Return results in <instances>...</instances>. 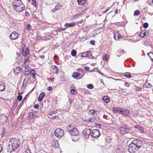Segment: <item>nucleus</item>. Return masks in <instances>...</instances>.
Instances as JSON below:
<instances>
[{"mask_svg":"<svg viewBox=\"0 0 153 153\" xmlns=\"http://www.w3.org/2000/svg\"><path fill=\"white\" fill-rule=\"evenodd\" d=\"M66 28H58L57 29L56 31L60 32L62 31H64L66 29Z\"/></svg>","mask_w":153,"mask_h":153,"instance_id":"40","label":"nucleus"},{"mask_svg":"<svg viewBox=\"0 0 153 153\" xmlns=\"http://www.w3.org/2000/svg\"><path fill=\"white\" fill-rule=\"evenodd\" d=\"M119 129L121 132V133L123 134L128 133L129 131L128 128L126 126L121 127Z\"/></svg>","mask_w":153,"mask_h":153,"instance_id":"12","label":"nucleus"},{"mask_svg":"<svg viewBox=\"0 0 153 153\" xmlns=\"http://www.w3.org/2000/svg\"><path fill=\"white\" fill-rule=\"evenodd\" d=\"M26 28L28 31H30L31 30V26L30 24H28L26 26Z\"/></svg>","mask_w":153,"mask_h":153,"instance_id":"31","label":"nucleus"},{"mask_svg":"<svg viewBox=\"0 0 153 153\" xmlns=\"http://www.w3.org/2000/svg\"><path fill=\"white\" fill-rule=\"evenodd\" d=\"M79 14L76 13L72 17V19H77L79 18Z\"/></svg>","mask_w":153,"mask_h":153,"instance_id":"29","label":"nucleus"},{"mask_svg":"<svg viewBox=\"0 0 153 153\" xmlns=\"http://www.w3.org/2000/svg\"><path fill=\"white\" fill-rule=\"evenodd\" d=\"M52 68L53 69V73L55 74H57L58 72L59 69L55 65H52Z\"/></svg>","mask_w":153,"mask_h":153,"instance_id":"17","label":"nucleus"},{"mask_svg":"<svg viewBox=\"0 0 153 153\" xmlns=\"http://www.w3.org/2000/svg\"><path fill=\"white\" fill-rule=\"evenodd\" d=\"M31 76L32 77H33V78H35V75L34 73H32L31 74Z\"/></svg>","mask_w":153,"mask_h":153,"instance_id":"58","label":"nucleus"},{"mask_svg":"<svg viewBox=\"0 0 153 153\" xmlns=\"http://www.w3.org/2000/svg\"><path fill=\"white\" fill-rule=\"evenodd\" d=\"M7 117L4 114L0 115V124L2 125L5 124L7 120Z\"/></svg>","mask_w":153,"mask_h":153,"instance_id":"10","label":"nucleus"},{"mask_svg":"<svg viewBox=\"0 0 153 153\" xmlns=\"http://www.w3.org/2000/svg\"><path fill=\"white\" fill-rule=\"evenodd\" d=\"M95 111H97L94 110L93 109H91L89 111V112L91 113V114L93 115L95 113Z\"/></svg>","mask_w":153,"mask_h":153,"instance_id":"49","label":"nucleus"},{"mask_svg":"<svg viewBox=\"0 0 153 153\" xmlns=\"http://www.w3.org/2000/svg\"><path fill=\"white\" fill-rule=\"evenodd\" d=\"M22 46L23 47V48H22V54L25 57H26L29 54V49L28 47L25 48V46L24 44H22Z\"/></svg>","mask_w":153,"mask_h":153,"instance_id":"6","label":"nucleus"},{"mask_svg":"<svg viewBox=\"0 0 153 153\" xmlns=\"http://www.w3.org/2000/svg\"><path fill=\"white\" fill-rule=\"evenodd\" d=\"M143 145L142 140L139 139L133 140L129 145L128 151L130 152H135L137 151Z\"/></svg>","mask_w":153,"mask_h":153,"instance_id":"2","label":"nucleus"},{"mask_svg":"<svg viewBox=\"0 0 153 153\" xmlns=\"http://www.w3.org/2000/svg\"><path fill=\"white\" fill-rule=\"evenodd\" d=\"M103 59L106 61H107L108 60V56L107 54L103 56Z\"/></svg>","mask_w":153,"mask_h":153,"instance_id":"44","label":"nucleus"},{"mask_svg":"<svg viewBox=\"0 0 153 153\" xmlns=\"http://www.w3.org/2000/svg\"><path fill=\"white\" fill-rule=\"evenodd\" d=\"M90 43L92 45H94L95 44V41L94 40H91L90 41Z\"/></svg>","mask_w":153,"mask_h":153,"instance_id":"53","label":"nucleus"},{"mask_svg":"<svg viewBox=\"0 0 153 153\" xmlns=\"http://www.w3.org/2000/svg\"><path fill=\"white\" fill-rule=\"evenodd\" d=\"M144 45L146 46H148L149 44V40H145L144 42Z\"/></svg>","mask_w":153,"mask_h":153,"instance_id":"43","label":"nucleus"},{"mask_svg":"<svg viewBox=\"0 0 153 153\" xmlns=\"http://www.w3.org/2000/svg\"><path fill=\"white\" fill-rule=\"evenodd\" d=\"M147 55L149 57H150L152 61L153 58V53L152 52H150L149 53H148Z\"/></svg>","mask_w":153,"mask_h":153,"instance_id":"36","label":"nucleus"},{"mask_svg":"<svg viewBox=\"0 0 153 153\" xmlns=\"http://www.w3.org/2000/svg\"><path fill=\"white\" fill-rule=\"evenodd\" d=\"M120 36V34L118 32H117L114 34V38L116 40H119Z\"/></svg>","mask_w":153,"mask_h":153,"instance_id":"20","label":"nucleus"},{"mask_svg":"<svg viewBox=\"0 0 153 153\" xmlns=\"http://www.w3.org/2000/svg\"><path fill=\"white\" fill-rule=\"evenodd\" d=\"M123 75L128 78H130L131 76L130 73L127 72L124 74Z\"/></svg>","mask_w":153,"mask_h":153,"instance_id":"30","label":"nucleus"},{"mask_svg":"<svg viewBox=\"0 0 153 153\" xmlns=\"http://www.w3.org/2000/svg\"><path fill=\"white\" fill-rule=\"evenodd\" d=\"M58 112V110H56L50 112L49 113V114L50 115H52L53 114H55Z\"/></svg>","mask_w":153,"mask_h":153,"instance_id":"35","label":"nucleus"},{"mask_svg":"<svg viewBox=\"0 0 153 153\" xmlns=\"http://www.w3.org/2000/svg\"><path fill=\"white\" fill-rule=\"evenodd\" d=\"M39 105L38 104H36L34 105V107L35 108H37L39 107Z\"/></svg>","mask_w":153,"mask_h":153,"instance_id":"56","label":"nucleus"},{"mask_svg":"<svg viewBox=\"0 0 153 153\" xmlns=\"http://www.w3.org/2000/svg\"><path fill=\"white\" fill-rule=\"evenodd\" d=\"M145 86L146 87H148V88H150L152 86L149 83H146L145 84Z\"/></svg>","mask_w":153,"mask_h":153,"instance_id":"47","label":"nucleus"},{"mask_svg":"<svg viewBox=\"0 0 153 153\" xmlns=\"http://www.w3.org/2000/svg\"><path fill=\"white\" fill-rule=\"evenodd\" d=\"M17 99L19 100V101H21L22 98V96L19 94L18 96H17Z\"/></svg>","mask_w":153,"mask_h":153,"instance_id":"45","label":"nucleus"},{"mask_svg":"<svg viewBox=\"0 0 153 153\" xmlns=\"http://www.w3.org/2000/svg\"><path fill=\"white\" fill-rule=\"evenodd\" d=\"M134 128L140 130L142 133H143L144 132V129L142 126H140L139 125H136Z\"/></svg>","mask_w":153,"mask_h":153,"instance_id":"23","label":"nucleus"},{"mask_svg":"<svg viewBox=\"0 0 153 153\" xmlns=\"http://www.w3.org/2000/svg\"><path fill=\"white\" fill-rule=\"evenodd\" d=\"M80 75V74L78 72H74L72 74V76L75 79H78L77 78Z\"/></svg>","mask_w":153,"mask_h":153,"instance_id":"25","label":"nucleus"},{"mask_svg":"<svg viewBox=\"0 0 153 153\" xmlns=\"http://www.w3.org/2000/svg\"><path fill=\"white\" fill-rule=\"evenodd\" d=\"M125 85L127 87H128L129 86V85L128 83V82H126L125 83Z\"/></svg>","mask_w":153,"mask_h":153,"instance_id":"62","label":"nucleus"},{"mask_svg":"<svg viewBox=\"0 0 153 153\" xmlns=\"http://www.w3.org/2000/svg\"><path fill=\"white\" fill-rule=\"evenodd\" d=\"M85 70L86 71H88L89 69V68L88 67H84Z\"/></svg>","mask_w":153,"mask_h":153,"instance_id":"57","label":"nucleus"},{"mask_svg":"<svg viewBox=\"0 0 153 153\" xmlns=\"http://www.w3.org/2000/svg\"><path fill=\"white\" fill-rule=\"evenodd\" d=\"M19 37V34L16 32H13L10 35V38L12 39H17Z\"/></svg>","mask_w":153,"mask_h":153,"instance_id":"13","label":"nucleus"},{"mask_svg":"<svg viewBox=\"0 0 153 153\" xmlns=\"http://www.w3.org/2000/svg\"><path fill=\"white\" fill-rule=\"evenodd\" d=\"M21 144L19 138H12L9 139L7 148V151L10 153L15 151Z\"/></svg>","mask_w":153,"mask_h":153,"instance_id":"1","label":"nucleus"},{"mask_svg":"<svg viewBox=\"0 0 153 153\" xmlns=\"http://www.w3.org/2000/svg\"><path fill=\"white\" fill-rule=\"evenodd\" d=\"M87 88L89 89H92L94 88V86L91 84H89L87 85Z\"/></svg>","mask_w":153,"mask_h":153,"instance_id":"42","label":"nucleus"},{"mask_svg":"<svg viewBox=\"0 0 153 153\" xmlns=\"http://www.w3.org/2000/svg\"><path fill=\"white\" fill-rule=\"evenodd\" d=\"M21 71V70L19 67H17L14 69V72L16 75L20 73Z\"/></svg>","mask_w":153,"mask_h":153,"instance_id":"19","label":"nucleus"},{"mask_svg":"<svg viewBox=\"0 0 153 153\" xmlns=\"http://www.w3.org/2000/svg\"><path fill=\"white\" fill-rule=\"evenodd\" d=\"M74 85H72L70 88V90L71 91L72 90H74Z\"/></svg>","mask_w":153,"mask_h":153,"instance_id":"54","label":"nucleus"},{"mask_svg":"<svg viewBox=\"0 0 153 153\" xmlns=\"http://www.w3.org/2000/svg\"><path fill=\"white\" fill-rule=\"evenodd\" d=\"M124 51L123 50H119L118 51V53H117L116 54L117 56H120L121 54L119 55V53H120L121 54H123L124 53Z\"/></svg>","mask_w":153,"mask_h":153,"instance_id":"32","label":"nucleus"},{"mask_svg":"<svg viewBox=\"0 0 153 153\" xmlns=\"http://www.w3.org/2000/svg\"><path fill=\"white\" fill-rule=\"evenodd\" d=\"M121 110V109L120 108H119L117 107L114 109L113 112L116 114L119 113L120 114Z\"/></svg>","mask_w":153,"mask_h":153,"instance_id":"26","label":"nucleus"},{"mask_svg":"<svg viewBox=\"0 0 153 153\" xmlns=\"http://www.w3.org/2000/svg\"><path fill=\"white\" fill-rule=\"evenodd\" d=\"M12 6L15 10L19 12L25 9V6L21 0H13Z\"/></svg>","mask_w":153,"mask_h":153,"instance_id":"3","label":"nucleus"},{"mask_svg":"<svg viewBox=\"0 0 153 153\" xmlns=\"http://www.w3.org/2000/svg\"><path fill=\"white\" fill-rule=\"evenodd\" d=\"M78 4L79 5H84L86 3V0H77Z\"/></svg>","mask_w":153,"mask_h":153,"instance_id":"21","label":"nucleus"},{"mask_svg":"<svg viewBox=\"0 0 153 153\" xmlns=\"http://www.w3.org/2000/svg\"><path fill=\"white\" fill-rule=\"evenodd\" d=\"M75 23L74 22H71L69 23H66L64 25L65 27H72L74 26Z\"/></svg>","mask_w":153,"mask_h":153,"instance_id":"22","label":"nucleus"},{"mask_svg":"<svg viewBox=\"0 0 153 153\" xmlns=\"http://www.w3.org/2000/svg\"><path fill=\"white\" fill-rule=\"evenodd\" d=\"M5 88V86L4 84L2 82H0V92L4 90Z\"/></svg>","mask_w":153,"mask_h":153,"instance_id":"16","label":"nucleus"},{"mask_svg":"<svg viewBox=\"0 0 153 153\" xmlns=\"http://www.w3.org/2000/svg\"><path fill=\"white\" fill-rule=\"evenodd\" d=\"M25 15L26 16H28L29 15V13L27 12H25Z\"/></svg>","mask_w":153,"mask_h":153,"instance_id":"64","label":"nucleus"},{"mask_svg":"<svg viewBox=\"0 0 153 153\" xmlns=\"http://www.w3.org/2000/svg\"><path fill=\"white\" fill-rule=\"evenodd\" d=\"M142 89V88L140 87H139L137 88V89L136 90L137 91H141Z\"/></svg>","mask_w":153,"mask_h":153,"instance_id":"61","label":"nucleus"},{"mask_svg":"<svg viewBox=\"0 0 153 153\" xmlns=\"http://www.w3.org/2000/svg\"><path fill=\"white\" fill-rule=\"evenodd\" d=\"M68 131L71 135L77 136L79 134V131L75 125L72 124L69 125L67 128Z\"/></svg>","mask_w":153,"mask_h":153,"instance_id":"4","label":"nucleus"},{"mask_svg":"<svg viewBox=\"0 0 153 153\" xmlns=\"http://www.w3.org/2000/svg\"><path fill=\"white\" fill-rule=\"evenodd\" d=\"M47 89L48 91H51L52 90V87L51 86H49L47 87Z\"/></svg>","mask_w":153,"mask_h":153,"instance_id":"51","label":"nucleus"},{"mask_svg":"<svg viewBox=\"0 0 153 153\" xmlns=\"http://www.w3.org/2000/svg\"><path fill=\"white\" fill-rule=\"evenodd\" d=\"M140 11L139 10H136L134 12V15L135 16H138L140 14Z\"/></svg>","mask_w":153,"mask_h":153,"instance_id":"38","label":"nucleus"},{"mask_svg":"<svg viewBox=\"0 0 153 153\" xmlns=\"http://www.w3.org/2000/svg\"><path fill=\"white\" fill-rule=\"evenodd\" d=\"M77 71H79V72H81L82 73V77H80V78H78V79H80L82 77L84 76V75L85 74V72L84 71V70H83V69H82V68H78L77 69Z\"/></svg>","mask_w":153,"mask_h":153,"instance_id":"27","label":"nucleus"},{"mask_svg":"<svg viewBox=\"0 0 153 153\" xmlns=\"http://www.w3.org/2000/svg\"><path fill=\"white\" fill-rule=\"evenodd\" d=\"M28 59H29L28 58H26V59H24V64H26V63L28 61Z\"/></svg>","mask_w":153,"mask_h":153,"instance_id":"55","label":"nucleus"},{"mask_svg":"<svg viewBox=\"0 0 153 153\" xmlns=\"http://www.w3.org/2000/svg\"><path fill=\"white\" fill-rule=\"evenodd\" d=\"M2 146L1 145H0V153L1 152L2 150Z\"/></svg>","mask_w":153,"mask_h":153,"instance_id":"63","label":"nucleus"},{"mask_svg":"<svg viewBox=\"0 0 153 153\" xmlns=\"http://www.w3.org/2000/svg\"><path fill=\"white\" fill-rule=\"evenodd\" d=\"M71 92L72 94H75L76 93V92L75 90H74L71 91Z\"/></svg>","mask_w":153,"mask_h":153,"instance_id":"52","label":"nucleus"},{"mask_svg":"<svg viewBox=\"0 0 153 153\" xmlns=\"http://www.w3.org/2000/svg\"><path fill=\"white\" fill-rule=\"evenodd\" d=\"M146 30H143L140 33V36L141 38H143L145 36L148 35V34H146Z\"/></svg>","mask_w":153,"mask_h":153,"instance_id":"18","label":"nucleus"},{"mask_svg":"<svg viewBox=\"0 0 153 153\" xmlns=\"http://www.w3.org/2000/svg\"><path fill=\"white\" fill-rule=\"evenodd\" d=\"M120 114L126 117H129L130 115V111L128 109L121 108Z\"/></svg>","mask_w":153,"mask_h":153,"instance_id":"11","label":"nucleus"},{"mask_svg":"<svg viewBox=\"0 0 153 153\" xmlns=\"http://www.w3.org/2000/svg\"><path fill=\"white\" fill-rule=\"evenodd\" d=\"M45 95V92H43L41 93L38 98V101L41 102L43 100V98L44 97Z\"/></svg>","mask_w":153,"mask_h":153,"instance_id":"15","label":"nucleus"},{"mask_svg":"<svg viewBox=\"0 0 153 153\" xmlns=\"http://www.w3.org/2000/svg\"><path fill=\"white\" fill-rule=\"evenodd\" d=\"M50 33H46L45 34V37L46 40H48L52 38Z\"/></svg>","mask_w":153,"mask_h":153,"instance_id":"24","label":"nucleus"},{"mask_svg":"<svg viewBox=\"0 0 153 153\" xmlns=\"http://www.w3.org/2000/svg\"><path fill=\"white\" fill-rule=\"evenodd\" d=\"M84 12L83 11H81L79 13H78L79 14V16H80L82 15L83 14H84Z\"/></svg>","mask_w":153,"mask_h":153,"instance_id":"60","label":"nucleus"},{"mask_svg":"<svg viewBox=\"0 0 153 153\" xmlns=\"http://www.w3.org/2000/svg\"><path fill=\"white\" fill-rule=\"evenodd\" d=\"M149 26V24L147 22H145L143 24V27L145 28H147Z\"/></svg>","mask_w":153,"mask_h":153,"instance_id":"41","label":"nucleus"},{"mask_svg":"<svg viewBox=\"0 0 153 153\" xmlns=\"http://www.w3.org/2000/svg\"><path fill=\"white\" fill-rule=\"evenodd\" d=\"M25 153H31L30 149H26L25 152Z\"/></svg>","mask_w":153,"mask_h":153,"instance_id":"50","label":"nucleus"},{"mask_svg":"<svg viewBox=\"0 0 153 153\" xmlns=\"http://www.w3.org/2000/svg\"><path fill=\"white\" fill-rule=\"evenodd\" d=\"M96 125L98 128H100L101 125L99 123H96Z\"/></svg>","mask_w":153,"mask_h":153,"instance_id":"59","label":"nucleus"},{"mask_svg":"<svg viewBox=\"0 0 153 153\" xmlns=\"http://www.w3.org/2000/svg\"><path fill=\"white\" fill-rule=\"evenodd\" d=\"M23 66L25 68V69H26V70L27 69V70H29L30 69L29 67L28 66L26 65V64H24Z\"/></svg>","mask_w":153,"mask_h":153,"instance_id":"48","label":"nucleus"},{"mask_svg":"<svg viewBox=\"0 0 153 153\" xmlns=\"http://www.w3.org/2000/svg\"><path fill=\"white\" fill-rule=\"evenodd\" d=\"M95 119V118L94 117L91 118L89 120H88L87 121H86V122L87 123H89L93 122L94 120Z\"/></svg>","mask_w":153,"mask_h":153,"instance_id":"39","label":"nucleus"},{"mask_svg":"<svg viewBox=\"0 0 153 153\" xmlns=\"http://www.w3.org/2000/svg\"><path fill=\"white\" fill-rule=\"evenodd\" d=\"M64 131L63 129L58 128L54 131V134L56 137L61 138L64 134Z\"/></svg>","mask_w":153,"mask_h":153,"instance_id":"5","label":"nucleus"},{"mask_svg":"<svg viewBox=\"0 0 153 153\" xmlns=\"http://www.w3.org/2000/svg\"><path fill=\"white\" fill-rule=\"evenodd\" d=\"M91 136L94 138H96L100 135L99 131L97 129H94L91 131Z\"/></svg>","mask_w":153,"mask_h":153,"instance_id":"7","label":"nucleus"},{"mask_svg":"<svg viewBox=\"0 0 153 153\" xmlns=\"http://www.w3.org/2000/svg\"><path fill=\"white\" fill-rule=\"evenodd\" d=\"M52 145L53 147H55L56 148H57L58 147V146H59L58 141H55L54 143H53Z\"/></svg>","mask_w":153,"mask_h":153,"instance_id":"33","label":"nucleus"},{"mask_svg":"<svg viewBox=\"0 0 153 153\" xmlns=\"http://www.w3.org/2000/svg\"><path fill=\"white\" fill-rule=\"evenodd\" d=\"M91 129L88 128H85L83 130L82 134L83 135L86 136V138H88L91 135Z\"/></svg>","mask_w":153,"mask_h":153,"instance_id":"8","label":"nucleus"},{"mask_svg":"<svg viewBox=\"0 0 153 153\" xmlns=\"http://www.w3.org/2000/svg\"><path fill=\"white\" fill-rule=\"evenodd\" d=\"M31 4L36 7V0H33V2H32V3H31Z\"/></svg>","mask_w":153,"mask_h":153,"instance_id":"46","label":"nucleus"},{"mask_svg":"<svg viewBox=\"0 0 153 153\" xmlns=\"http://www.w3.org/2000/svg\"><path fill=\"white\" fill-rule=\"evenodd\" d=\"M30 69L29 70H26L25 71V74L27 76H28V75H29L31 73V72H30Z\"/></svg>","mask_w":153,"mask_h":153,"instance_id":"37","label":"nucleus"},{"mask_svg":"<svg viewBox=\"0 0 153 153\" xmlns=\"http://www.w3.org/2000/svg\"><path fill=\"white\" fill-rule=\"evenodd\" d=\"M113 148L114 150L116 153H122L123 149L119 144L114 146Z\"/></svg>","mask_w":153,"mask_h":153,"instance_id":"9","label":"nucleus"},{"mask_svg":"<svg viewBox=\"0 0 153 153\" xmlns=\"http://www.w3.org/2000/svg\"><path fill=\"white\" fill-rule=\"evenodd\" d=\"M92 56L91 52H84L82 55H81V57H89L90 58V56Z\"/></svg>","mask_w":153,"mask_h":153,"instance_id":"14","label":"nucleus"},{"mask_svg":"<svg viewBox=\"0 0 153 153\" xmlns=\"http://www.w3.org/2000/svg\"><path fill=\"white\" fill-rule=\"evenodd\" d=\"M102 99L103 100V101L106 103L110 101L109 97L106 96H104L103 97Z\"/></svg>","mask_w":153,"mask_h":153,"instance_id":"28","label":"nucleus"},{"mask_svg":"<svg viewBox=\"0 0 153 153\" xmlns=\"http://www.w3.org/2000/svg\"><path fill=\"white\" fill-rule=\"evenodd\" d=\"M76 54V51L74 50H72L71 52V55L73 56H75Z\"/></svg>","mask_w":153,"mask_h":153,"instance_id":"34","label":"nucleus"}]
</instances>
